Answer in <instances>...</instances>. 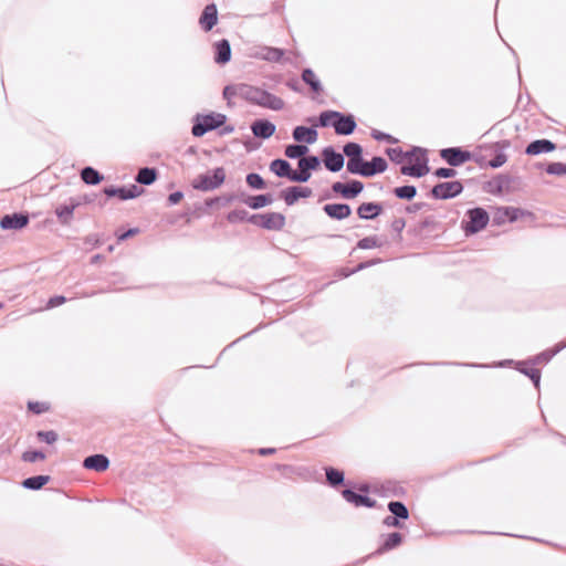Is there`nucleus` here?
I'll list each match as a JSON object with an SVG mask.
<instances>
[{
    "label": "nucleus",
    "instance_id": "f257e3e1",
    "mask_svg": "<svg viewBox=\"0 0 566 566\" xmlns=\"http://www.w3.org/2000/svg\"><path fill=\"white\" fill-rule=\"evenodd\" d=\"M245 101L272 111H281L284 107L281 97L252 85H247Z\"/></svg>",
    "mask_w": 566,
    "mask_h": 566
},
{
    "label": "nucleus",
    "instance_id": "f03ea898",
    "mask_svg": "<svg viewBox=\"0 0 566 566\" xmlns=\"http://www.w3.org/2000/svg\"><path fill=\"white\" fill-rule=\"evenodd\" d=\"M227 116L221 113H210L207 115H197L191 133L196 137H201L206 133L217 129L224 125Z\"/></svg>",
    "mask_w": 566,
    "mask_h": 566
},
{
    "label": "nucleus",
    "instance_id": "7ed1b4c3",
    "mask_svg": "<svg viewBox=\"0 0 566 566\" xmlns=\"http://www.w3.org/2000/svg\"><path fill=\"white\" fill-rule=\"evenodd\" d=\"M410 165H403L400 168V172L405 176L420 178L427 175L430 170L428 166V157L426 149L421 148V150L417 151L416 155L408 159Z\"/></svg>",
    "mask_w": 566,
    "mask_h": 566
},
{
    "label": "nucleus",
    "instance_id": "20e7f679",
    "mask_svg": "<svg viewBox=\"0 0 566 566\" xmlns=\"http://www.w3.org/2000/svg\"><path fill=\"white\" fill-rule=\"evenodd\" d=\"M226 180V171L222 167L213 169L212 176L202 174L193 181L192 187L201 191H211L219 188Z\"/></svg>",
    "mask_w": 566,
    "mask_h": 566
},
{
    "label": "nucleus",
    "instance_id": "39448f33",
    "mask_svg": "<svg viewBox=\"0 0 566 566\" xmlns=\"http://www.w3.org/2000/svg\"><path fill=\"white\" fill-rule=\"evenodd\" d=\"M387 161L379 156L373 157L370 161H366L363 158L350 174L363 177H373L377 174L384 172L387 169Z\"/></svg>",
    "mask_w": 566,
    "mask_h": 566
},
{
    "label": "nucleus",
    "instance_id": "423d86ee",
    "mask_svg": "<svg viewBox=\"0 0 566 566\" xmlns=\"http://www.w3.org/2000/svg\"><path fill=\"white\" fill-rule=\"evenodd\" d=\"M469 221L464 224L465 233L474 234L483 230L489 223V214L483 208H473L467 212Z\"/></svg>",
    "mask_w": 566,
    "mask_h": 566
},
{
    "label": "nucleus",
    "instance_id": "0eeeda50",
    "mask_svg": "<svg viewBox=\"0 0 566 566\" xmlns=\"http://www.w3.org/2000/svg\"><path fill=\"white\" fill-rule=\"evenodd\" d=\"M250 221L268 230H281L285 226V217L279 212L253 214Z\"/></svg>",
    "mask_w": 566,
    "mask_h": 566
},
{
    "label": "nucleus",
    "instance_id": "6e6552de",
    "mask_svg": "<svg viewBox=\"0 0 566 566\" xmlns=\"http://www.w3.org/2000/svg\"><path fill=\"white\" fill-rule=\"evenodd\" d=\"M463 186L460 181H444L431 189V196L436 199H450L460 195Z\"/></svg>",
    "mask_w": 566,
    "mask_h": 566
},
{
    "label": "nucleus",
    "instance_id": "1a4fd4ad",
    "mask_svg": "<svg viewBox=\"0 0 566 566\" xmlns=\"http://www.w3.org/2000/svg\"><path fill=\"white\" fill-rule=\"evenodd\" d=\"M332 127L335 129L337 135L348 136L355 132L357 124L352 114L337 112L336 118L332 123Z\"/></svg>",
    "mask_w": 566,
    "mask_h": 566
},
{
    "label": "nucleus",
    "instance_id": "9d476101",
    "mask_svg": "<svg viewBox=\"0 0 566 566\" xmlns=\"http://www.w3.org/2000/svg\"><path fill=\"white\" fill-rule=\"evenodd\" d=\"M364 189V185L359 180H350L346 184L336 181L332 185V190L340 195L344 199L356 198Z\"/></svg>",
    "mask_w": 566,
    "mask_h": 566
},
{
    "label": "nucleus",
    "instance_id": "9b49d317",
    "mask_svg": "<svg viewBox=\"0 0 566 566\" xmlns=\"http://www.w3.org/2000/svg\"><path fill=\"white\" fill-rule=\"evenodd\" d=\"M322 157L325 168L332 172H337L344 167V155L337 153L332 146L322 150Z\"/></svg>",
    "mask_w": 566,
    "mask_h": 566
},
{
    "label": "nucleus",
    "instance_id": "f8f14e48",
    "mask_svg": "<svg viewBox=\"0 0 566 566\" xmlns=\"http://www.w3.org/2000/svg\"><path fill=\"white\" fill-rule=\"evenodd\" d=\"M440 156L450 166L457 167L470 159L471 154L459 147L444 148L440 151Z\"/></svg>",
    "mask_w": 566,
    "mask_h": 566
},
{
    "label": "nucleus",
    "instance_id": "ddd939ff",
    "mask_svg": "<svg viewBox=\"0 0 566 566\" xmlns=\"http://www.w3.org/2000/svg\"><path fill=\"white\" fill-rule=\"evenodd\" d=\"M144 192V189L136 186L130 185L129 187H107L104 189V193L107 197H118L120 200L134 199L140 196Z\"/></svg>",
    "mask_w": 566,
    "mask_h": 566
},
{
    "label": "nucleus",
    "instance_id": "4468645a",
    "mask_svg": "<svg viewBox=\"0 0 566 566\" xmlns=\"http://www.w3.org/2000/svg\"><path fill=\"white\" fill-rule=\"evenodd\" d=\"M312 193V189L308 187L292 186L282 190L280 197L287 206H293L298 199L310 198Z\"/></svg>",
    "mask_w": 566,
    "mask_h": 566
},
{
    "label": "nucleus",
    "instance_id": "2eb2a0df",
    "mask_svg": "<svg viewBox=\"0 0 566 566\" xmlns=\"http://www.w3.org/2000/svg\"><path fill=\"white\" fill-rule=\"evenodd\" d=\"M344 155L348 158L346 168L350 174L363 159V148L359 144L349 142L343 147Z\"/></svg>",
    "mask_w": 566,
    "mask_h": 566
},
{
    "label": "nucleus",
    "instance_id": "dca6fc26",
    "mask_svg": "<svg viewBox=\"0 0 566 566\" xmlns=\"http://www.w3.org/2000/svg\"><path fill=\"white\" fill-rule=\"evenodd\" d=\"M29 223V216L25 213L6 214L0 220V227L4 230H20Z\"/></svg>",
    "mask_w": 566,
    "mask_h": 566
},
{
    "label": "nucleus",
    "instance_id": "f3484780",
    "mask_svg": "<svg viewBox=\"0 0 566 566\" xmlns=\"http://www.w3.org/2000/svg\"><path fill=\"white\" fill-rule=\"evenodd\" d=\"M218 22V9L214 3L207 4L199 18V24L206 32L212 30Z\"/></svg>",
    "mask_w": 566,
    "mask_h": 566
},
{
    "label": "nucleus",
    "instance_id": "a211bd4d",
    "mask_svg": "<svg viewBox=\"0 0 566 566\" xmlns=\"http://www.w3.org/2000/svg\"><path fill=\"white\" fill-rule=\"evenodd\" d=\"M251 130L255 137L268 139L275 133V125L268 119H256L252 123Z\"/></svg>",
    "mask_w": 566,
    "mask_h": 566
},
{
    "label": "nucleus",
    "instance_id": "6ab92c4d",
    "mask_svg": "<svg viewBox=\"0 0 566 566\" xmlns=\"http://www.w3.org/2000/svg\"><path fill=\"white\" fill-rule=\"evenodd\" d=\"M324 212L332 219L344 220L352 213L347 203H327L323 207Z\"/></svg>",
    "mask_w": 566,
    "mask_h": 566
},
{
    "label": "nucleus",
    "instance_id": "aec40b11",
    "mask_svg": "<svg viewBox=\"0 0 566 566\" xmlns=\"http://www.w3.org/2000/svg\"><path fill=\"white\" fill-rule=\"evenodd\" d=\"M342 495L348 503H352L357 507L358 506L374 507L376 505L375 500L370 499L367 495L358 494L350 489H345L342 492Z\"/></svg>",
    "mask_w": 566,
    "mask_h": 566
},
{
    "label": "nucleus",
    "instance_id": "412c9836",
    "mask_svg": "<svg viewBox=\"0 0 566 566\" xmlns=\"http://www.w3.org/2000/svg\"><path fill=\"white\" fill-rule=\"evenodd\" d=\"M83 467L96 472H103L108 469L109 460L104 454H93L84 459Z\"/></svg>",
    "mask_w": 566,
    "mask_h": 566
},
{
    "label": "nucleus",
    "instance_id": "4be33fe9",
    "mask_svg": "<svg viewBox=\"0 0 566 566\" xmlns=\"http://www.w3.org/2000/svg\"><path fill=\"white\" fill-rule=\"evenodd\" d=\"M80 206V201L71 198L70 203L61 205L55 209V214L62 224H69L73 218V212L76 207Z\"/></svg>",
    "mask_w": 566,
    "mask_h": 566
},
{
    "label": "nucleus",
    "instance_id": "5701e85b",
    "mask_svg": "<svg viewBox=\"0 0 566 566\" xmlns=\"http://www.w3.org/2000/svg\"><path fill=\"white\" fill-rule=\"evenodd\" d=\"M556 148V145L548 139H537L530 143L525 149L527 155H539L544 153L553 151Z\"/></svg>",
    "mask_w": 566,
    "mask_h": 566
},
{
    "label": "nucleus",
    "instance_id": "b1692460",
    "mask_svg": "<svg viewBox=\"0 0 566 566\" xmlns=\"http://www.w3.org/2000/svg\"><path fill=\"white\" fill-rule=\"evenodd\" d=\"M293 138L298 143L314 144L317 139V132L313 127L296 126L293 129Z\"/></svg>",
    "mask_w": 566,
    "mask_h": 566
},
{
    "label": "nucleus",
    "instance_id": "393cba45",
    "mask_svg": "<svg viewBox=\"0 0 566 566\" xmlns=\"http://www.w3.org/2000/svg\"><path fill=\"white\" fill-rule=\"evenodd\" d=\"M284 55V51L279 48L272 46H260L255 52L254 56L268 62H279Z\"/></svg>",
    "mask_w": 566,
    "mask_h": 566
},
{
    "label": "nucleus",
    "instance_id": "a878e982",
    "mask_svg": "<svg viewBox=\"0 0 566 566\" xmlns=\"http://www.w3.org/2000/svg\"><path fill=\"white\" fill-rule=\"evenodd\" d=\"M231 59V46L228 40L222 39L214 44V62L226 64Z\"/></svg>",
    "mask_w": 566,
    "mask_h": 566
},
{
    "label": "nucleus",
    "instance_id": "bb28decb",
    "mask_svg": "<svg viewBox=\"0 0 566 566\" xmlns=\"http://www.w3.org/2000/svg\"><path fill=\"white\" fill-rule=\"evenodd\" d=\"M382 211V206L376 202H364L357 209V214L360 219L370 220L375 219Z\"/></svg>",
    "mask_w": 566,
    "mask_h": 566
},
{
    "label": "nucleus",
    "instance_id": "cd10ccee",
    "mask_svg": "<svg viewBox=\"0 0 566 566\" xmlns=\"http://www.w3.org/2000/svg\"><path fill=\"white\" fill-rule=\"evenodd\" d=\"M421 150L420 147H412L411 150L403 151L400 147L387 148L386 154L391 161L401 164L405 159H411L417 151Z\"/></svg>",
    "mask_w": 566,
    "mask_h": 566
},
{
    "label": "nucleus",
    "instance_id": "c85d7f7f",
    "mask_svg": "<svg viewBox=\"0 0 566 566\" xmlns=\"http://www.w3.org/2000/svg\"><path fill=\"white\" fill-rule=\"evenodd\" d=\"M512 178L507 175H499L492 181H490V192L493 195H502L510 190Z\"/></svg>",
    "mask_w": 566,
    "mask_h": 566
},
{
    "label": "nucleus",
    "instance_id": "c756f323",
    "mask_svg": "<svg viewBox=\"0 0 566 566\" xmlns=\"http://www.w3.org/2000/svg\"><path fill=\"white\" fill-rule=\"evenodd\" d=\"M270 170L274 172L277 177L287 179H290V176L292 174L291 165L285 159H274L270 164Z\"/></svg>",
    "mask_w": 566,
    "mask_h": 566
},
{
    "label": "nucleus",
    "instance_id": "7c9ffc66",
    "mask_svg": "<svg viewBox=\"0 0 566 566\" xmlns=\"http://www.w3.org/2000/svg\"><path fill=\"white\" fill-rule=\"evenodd\" d=\"M247 85L248 84H243V83L227 85L223 88V97L228 102H230L233 97H240L245 101Z\"/></svg>",
    "mask_w": 566,
    "mask_h": 566
},
{
    "label": "nucleus",
    "instance_id": "2f4dec72",
    "mask_svg": "<svg viewBox=\"0 0 566 566\" xmlns=\"http://www.w3.org/2000/svg\"><path fill=\"white\" fill-rule=\"evenodd\" d=\"M566 347V343L565 342H562V343H558L554 348L552 349H547V350H544L543 353L536 355L533 359H532V363L534 365H537V364H546L548 363L557 353H559L562 349H564Z\"/></svg>",
    "mask_w": 566,
    "mask_h": 566
},
{
    "label": "nucleus",
    "instance_id": "473e14b6",
    "mask_svg": "<svg viewBox=\"0 0 566 566\" xmlns=\"http://www.w3.org/2000/svg\"><path fill=\"white\" fill-rule=\"evenodd\" d=\"M157 178V171L155 168L144 167L140 168L135 177V180L145 186H149L155 182Z\"/></svg>",
    "mask_w": 566,
    "mask_h": 566
},
{
    "label": "nucleus",
    "instance_id": "72a5a7b5",
    "mask_svg": "<svg viewBox=\"0 0 566 566\" xmlns=\"http://www.w3.org/2000/svg\"><path fill=\"white\" fill-rule=\"evenodd\" d=\"M402 542V536L400 533L394 532L390 533L384 541L382 545L377 549V554H381L384 552H388L390 549L396 548Z\"/></svg>",
    "mask_w": 566,
    "mask_h": 566
},
{
    "label": "nucleus",
    "instance_id": "f704fd0d",
    "mask_svg": "<svg viewBox=\"0 0 566 566\" xmlns=\"http://www.w3.org/2000/svg\"><path fill=\"white\" fill-rule=\"evenodd\" d=\"M272 201H273V198L271 195H258V196L248 197L244 200V203L248 205L252 209H260L268 205H271Z\"/></svg>",
    "mask_w": 566,
    "mask_h": 566
},
{
    "label": "nucleus",
    "instance_id": "c9c22d12",
    "mask_svg": "<svg viewBox=\"0 0 566 566\" xmlns=\"http://www.w3.org/2000/svg\"><path fill=\"white\" fill-rule=\"evenodd\" d=\"M302 80L312 88L313 92H315V93L322 92V90H323L322 84H321L319 80L317 78V76L315 75V73L313 72V70L304 69L302 72Z\"/></svg>",
    "mask_w": 566,
    "mask_h": 566
},
{
    "label": "nucleus",
    "instance_id": "e433bc0d",
    "mask_svg": "<svg viewBox=\"0 0 566 566\" xmlns=\"http://www.w3.org/2000/svg\"><path fill=\"white\" fill-rule=\"evenodd\" d=\"M50 481L49 475H34L23 480L22 485L29 490H40Z\"/></svg>",
    "mask_w": 566,
    "mask_h": 566
},
{
    "label": "nucleus",
    "instance_id": "4c0bfd02",
    "mask_svg": "<svg viewBox=\"0 0 566 566\" xmlns=\"http://www.w3.org/2000/svg\"><path fill=\"white\" fill-rule=\"evenodd\" d=\"M81 178L87 185H97L103 176L93 167L87 166L82 169Z\"/></svg>",
    "mask_w": 566,
    "mask_h": 566
},
{
    "label": "nucleus",
    "instance_id": "58836bf2",
    "mask_svg": "<svg viewBox=\"0 0 566 566\" xmlns=\"http://www.w3.org/2000/svg\"><path fill=\"white\" fill-rule=\"evenodd\" d=\"M388 510L391 515L399 520H407L409 517V511L407 506L400 501H391L388 503Z\"/></svg>",
    "mask_w": 566,
    "mask_h": 566
},
{
    "label": "nucleus",
    "instance_id": "ea45409f",
    "mask_svg": "<svg viewBox=\"0 0 566 566\" xmlns=\"http://www.w3.org/2000/svg\"><path fill=\"white\" fill-rule=\"evenodd\" d=\"M308 151V148L307 146L305 145H296V144H292V145H287L285 147V156L291 158V159H296L298 158V160Z\"/></svg>",
    "mask_w": 566,
    "mask_h": 566
},
{
    "label": "nucleus",
    "instance_id": "a19ab883",
    "mask_svg": "<svg viewBox=\"0 0 566 566\" xmlns=\"http://www.w3.org/2000/svg\"><path fill=\"white\" fill-rule=\"evenodd\" d=\"M326 480L332 486H338L344 482V473L334 468H326Z\"/></svg>",
    "mask_w": 566,
    "mask_h": 566
},
{
    "label": "nucleus",
    "instance_id": "79ce46f5",
    "mask_svg": "<svg viewBox=\"0 0 566 566\" xmlns=\"http://www.w3.org/2000/svg\"><path fill=\"white\" fill-rule=\"evenodd\" d=\"M394 193L399 199L411 200L417 195L415 186H401L394 189Z\"/></svg>",
    "mask_w": 566,
    "mask_h": 566
},
{
    "label": "nucleus",
    "instance_id": "37998d69",
    "mask_svg": "<svg viewBox=\"0 0 566 566\" xmlns=\"http://www.w3.org/2000/svg\"><path fill=\"white\" fill-rule=\"evenodd\" d=\"M311 178V171L298 163V171L292 170L290 180L294 182H306Z\"/></svg>",
    "mask_w": 566,
    "mask_h": 566
},
{
    "label": "nucleus",
    "instance_id": "c03bdc74",
    "mask_svg": "<svg viewBox=\"0 0 566 566\" xmlns=\"http://www.w3.org/2000/svg\"><path fill=\"white\" fill-rule=\"evenodd\" d=\"M298 163L305 168V169H308L310 171L312 170H316L319 165H321V161H319V158L317 156H314V155H311V156H306V157H302Z\"/></svg>",
    "mask_w": 566,
    "mask_h": 566
},
{
    "label": "nucleus",
    "instance_id": "a18cd8bd",
    "mask_svg": "<svg viewBox=\"0 0 566 566\" xmlns=\"http://www.w3.org/2000/svg\"><path fill=\"white\" fill-rule=\"evenodd\" d=\"M247 184L253 189H264L265 181L264 179L256 172H251L245 178Z\"/></svg>",
    "mask_w": 566,
    "mask_h": 566
},
{
    "label": "nucleus",
    "instance_id": "49530a36",
    "mask_svg": "<svg viewBox=\"0 0 566 566\" xmlns=\"http://www.w3.org/2000/svg\"><path fill=\"white\" fill-rule=\"evenodd\" d=\"M337 111H325L319 114L318 122L322 127L332 126L335 120Z\"/></svg>",
    "mask_w": 566,
    "mask_h": 566
},
{
    "label": "nucleus",
    "instance_id": "de8ad7c7",
    "mask_svg": "<svg viewBox=\"0 0 566 566\" xmlns=\"http://www.w3.org/2000/svg\"><path fill=\"white\" fill-rule=\"evenodd\" d=\"M546 172L555 176H564L566 175V164L563 163H552L547 165Z\"/></svg>",
    "mask_w": 566,
    "mask_h": 566
},
{
    "label": "nucleus",
    "instance_id": "09e8293b",
    "mask_svg": "<svg viewBox=\"0 0 566 566\" xmlns=\"http://www.w3.org/2000/svg\"><path fill=\"white\" fill-rule=\"evenodd\" d=\"M36 437L40 441L45 442L48 444H52L57 440V433L53 430L49 431H39Z\"/></svg>",
    "mask_w": 566,
    "mask_h": 566
},
{
    "label": "nucleus",
    "instance_id": "8fccbe9b",
    "mask_svg": "<svg viewBox=\"0 0 566 566\" xmlns=\"http://www.w3.org/2000/svg\"><path fill=\"white\" fill-rule=\"evenodd\" d=\"M380 243L378 242V239L376 237H366L358 241L357 247L359 249H373L379 247Z\"/></svg>",
    "mask_w": 566,
    "mask_h": 566
},
{
    "label": "nucleus",
    "instance_id": "3c124183",
    "mask_svg": "<svg viewBox=\"0 0 566 566\" xmlns=\"http://www.w3.org/2000/svg\"><path fill=\"white\" fill-rule=\"evenodd\" d=\"M524 375L528 376L531 380L533 381L534 386L536 388L539 387L541 381V373L538 369L535 368H521L520 369Z\"/></svg>",
    "mask_w": 566,
    "mask_h": 566
},
{
    "label": "nucleus",
    "instance_id": "603ef678",
    "mask_svg": "<svg viewBox=\"0 0 566 566\" xmlns=\"http://www.w3.org/2000/svg\"><path fill=\"white\" fill-rule=\"evenodd\" d=\"M45 458V454L42 451H25L22 454V460L25 462H35L38 460H43Z\"/></svg>",
    "mask_w": 566,
    "mask_h": 566
},
{
    "label": "nucleus",
    "instance_id": "864d4df0",
    "mask_svg": "<svg viewBox=\"0 0 566 566\" xmlns=\"http://www.w3.org/2000/svg\"><path fill=\"white\" fill-rule=\"evenodd\" d=\"M248 212L245 210H232L228 213L227 220L231 223L243 221L247 219Z\"/></svg>",
    "mask_w": 566,
    "mask_h": 566
},
{
    "label": "nucleus",
    "instance_id": "5fc2aeb1",
    "mask_svg": "<svg viewBox=\"0 0 566 566\" xmlns=\"http://www.w3.org/2000/svg\"><path fill=\"white\" fill-rule=\"evenodd\" d=\"M371 137L378 142H388L390 144H396L398 140L392 137L391 135L389 134H386V133H382L380 130H377V129H373L371 132Z\"/></svg>",
    "mask_w": 566,
    "mask_h": 566
},
{
    "label": "nucleus",
    "instance_id": "6e6d98bb",
    "mask_svg": "<svg viewBox=\"0 0 566 566\" xmlns=\"http://www.w3.org/2000/svg\"><path fill=\"white\" fill-rule=\"evenodd\" d=\"M499 212H502L505 218L510 219V221H515L518 218L520 210L516 208L505 207L499 209Z\"/></svg>",
    "mask_w": 566,
    "mask_h": 566
},
{
    "label": "nucleus",
    "instance_id": "4d7b16f0",
    "mask_svg": "<svg viewBox=\"0 0 566 566\" xmlns=\"http://www.w3.org/2000/svg\"><path fill=\"white\" fill-rule=\"evenodd\" d=\"M507 160V156L504 154V153H499L495 155V157L493 159H491L489 161V165L492 167V168H499L501 166H503Z\"/></svg>",
    "mask_w": 566,
    "mask_h": 566
},
{
    "label": "nucleus",
    "instance_id": "13d9d810",
    "mask_svg": "<svg viewBox=\"0 0 566 566\" xmlns=\"http://www.w3.org/2000/svg\"><path fill=\"white\" fill-rule=\"evenodd\" d=\"M434 175L439 178H452L457 175V171L452 168H438L434 171Z\"/></svg>",
    "mask_w": 566,
    "mask_h": 566
},
{
    "label": "nucleus",
    "instance_id": "bf43d9fd",
    "mask_svg": "<svg viewBox=\"0 0 566 566\" xmlns=\"http://www.w3.org/2000/svg\"><path fill=\"white\" fill-rule=\"evenodd\" d=\"M28 408H29V410L33 411L36 415H40V413H42V412H44V411H46L49 409L45 403L38 402V401L36 402H29L28 403Z\"/></svg>",
    "mask_w": 566,
    "mask_h": 566
},
{
    "label": "nucleus",
    "instance_id": "052dcab7",
    "mask_svg": "<svg viewBox=\"0 0 566 566\" xmlns=\"http://www.w3.org/2000/svg\"><path fill=\"white\" fill-rule=\"evenodd\" d=\"M384 525L387 526V527H401V523H400V520L397 518L396 516L394 515H388L384 518L382 521Z\"/></svg>",
    "mask_w": 566,
    "mask_h": 566
},
{
    "label": "nucleus",
    "instance_id": "680f3d73",
    "mask_svg": "<svg viewBox=\"0 0 566 566\" xmlns=\"http://www.w3.org/2000/svg\"><path fill=\"white\" fill-rule=\"evenodd\" d=\"M66 298L62 295H56L48 301L46 308H53L65 303Z\"/></svg>",
    "mask_w": 566,
    "mask_h": 566
},
{
    "label": "nucleus",
    "instance_id": "e2e57ef3",
    "mask_svg": "<svg viewBox=\"0 0 566 566\" xmlns=\"http://www.w3.org/2000/svg\"><path fill=\"white\" fill-rule=\"evenodd\" d=\"M184 198V193L181 191L172 192L168 196V203L170 206L177 205Z\"/></svg>",
    "mask_w": 566,
    "mask_h": 566
},
{
    "label": "nucleus",
    "instance_id": "0e129e2a",
    "mask_svg": "<svg viewBox=\"0 0 566 566\" xmlns=\"http://www.w3.org/2000/svg\"><path fill=\"white\" fill-rule=\"evenodd\" d=\"M137 232H138V229H136V228L129 229V230H127L126 232L122 233V234L118 237V239H119V240H126V239H128L129 237L135 235Z\"/></svg>",
    "mask_w": 566,
    "mask_h": 566
},
{
    "label": "nucleus",
    "instance_id": "69168bd1",
    "mask_svg": "<svg viewBox=\"0 0 566 566\" xmlns=\"http://www.w3.org/2000/svg\"><path fill=\"white\" fill-rule=\"evenodd\" d=\"M392 229L396 230V231H401L405 227V221L403 219H396L392 224H391Z\"/></svg>",
    "mask_w": 566,
    "mask_h": 566
},
{
    "label": "nucleus",
    "instance_id": "338daca9",
    "mask_svg": "<svg viewBox=\"0 0 566 566\" xmlns=\"http://www.w3.org/2000/svg\"><path fill=\"white\" fill-rule=\"evenodd\" d=\"M274 452H275L274 448H261V449H259V454L260 455H270V454H273Z\"/></svg>",
    "mask_w": 566,
    "mask_h": 566
},
{
    "label": "nucleus",
    "instance_id": "774afa93",
    "mask_svg": "<svg viewBox=\"0 0 566 566\" xmlns=\"http://www.w3.org/2000/svg\"><path fill=\"white\" fill-rule=\"evenodd\" d=\"M378 262H379V260H371V261H368V262L360 263V264H358V266H357V269L355 271L363 270V269H365V268H367L369 265L376 264Z\"/></svg>",
    "mask_w": 566,
    "mask_h": 566
}]
</instances>
